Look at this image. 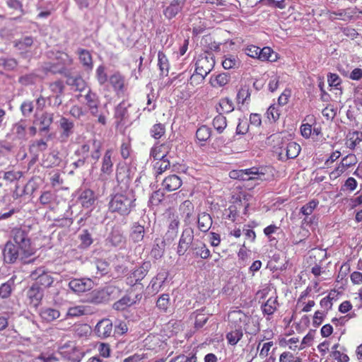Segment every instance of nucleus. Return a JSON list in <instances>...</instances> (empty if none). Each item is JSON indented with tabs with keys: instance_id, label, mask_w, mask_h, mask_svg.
<instances>
[{
	"instance_id": "nucleus-59",
	"label": "nucleus",
	"mask_w": 362,
	"mask_h": 362,
	"mask_svg": "<svg viewBox=\"0 0 362 362\" xmlns=\"http://www.w3.org/2000/svg\"><path fill=\"white\" fill-rule=\"evenodd\" d=\"M93 299L92 301L95 303H100L105 298V292L102 291H93L92 292Z\"/></svg>"
},
{
	"instance_id": "nucleus-41",
	"label": "nucleus",
	"mask_w": 362,
	"mask_h": 362,
	"mask_svg": "<svg viewBox=\"0 0 362 362\" xmlns=\"http://www.w3.org/2000/svg\"><path fill=\"white\" fill-rule=\"evenodd\" d=\"M228 81L229 77L225 73L218 74L214 78H211V84L214 87H222L227 84Z\"/></svg>"
},
{
	"instance_id": "nucleus-5",
	"label": "nucleus",
	"mask_w": 362,
	"mask_h": 362,
	"mask_svg": "<svg viewBox=\"0 0 362 362\" xmlns=\"http://www.w3.org/2000/svg\"><path fill=\"white\" fill-rule=\"evenodd\" d=\"M53 122V114L47 112H36L33 126L29 129L30 135L34 136L38 128L40 132L48 131L49 126Z\"/></svg>"
},
{
	"instance_id": "nucleus-19",
	"label": "nucleus",
	"mask_w": 362,
	"mask_h": 362,
	"mask_svg": "<svg viewBox=\"0 0 362 362\" xmlns=\"http://www.w3.org/2000/svg\"><path fill=\"white\" fill-rule=\"evenodd\" d=\"M182 6V1L173 0L170 4L163 11V14L167 18L171 19L181 11Z\"/></svg>"
},
{
	"instance_id": "nucleus-12",
	"label": "nucleus",
	"mask_w": 362,
	"mask_h": 362,
	"mask_svg": "<svg viewBox=\"0 0 362 362\" xmlns=\"http://www.w3.org/2000/svg\"><path fill=\"white\" fill-rule=\"evenodd\" d=\"M59 127L61 129V141H66L69 136L74 134V123L71 120L62 117L59 121Z\"/></svg>"
},
{
	"instance_id": "nucleus-32",
	"label": "nucleus",
	"mask_w": 362,
	"mask_h": 362,
	"mask_svg": "<svg viewBox=\"0 0 362 362\" xmlns=\"http://www.w3.org/2000/svg\"><path fill=\"white\" fill-rule=\"evenodd\" d=\"M277 307L276 298H269L267 302L262 306V312L265 315H272Z\"/></svg>"
},
{
	"instance_id": "nucleus-22",
	"label": "nucleus",
	"mask_w": 362,
	"mask_h": 362,
	"mask_svg": "<svg viewBox=\"0 0 362 362\" xmlns=\"http://www.w3.org/2000/svg\"><path fill=\"white\" fill-rule=\"evenodd\" d=\"M28 296L34 306H37L43 296L42 291L38 285L34 284L28 291Z\"/></svg>"
},
{
	"instance_id": "nucleus-58",
	"label": "nucleus",
	"mask_w": 362,
	"mask_h": 362,
	"mask_svg": "<svg viewBox=\"0 0 362 362\" xmlns=\"http://www.w3.org/2000/svg\"><path fill=\"white\" fill-rule=\"evenodd\" d=\"M347 170L344 165H342V163H340L339 165L330 173V178L331 179H336L339 177L340 175H341L346 170Z\"/></svg>"
},
{
	"instance_id": "nucleus-7",
	"label": "nucleus",
	"mask_w": 362,
	"mask_h": 362,
	"mask_svg": "<svg viewBox=\"0 0 362 362\" xmlns=\"http://www.w3.org/2000/svg\"><path fill=\"white\" fill-rule=\"evenodd\" d=\"M94 284L90 279H74L69 283V288L74 293H83L93 288Z\"/></svg>"
},
{
	"instance_id": "nucleus-24",
	"label": "nucleus",
	"mask_w": 362,
	"mask_h": 362,
	"mask_svg": "<svg viewBox=\"0 0 362 362\" xmlns=\"http://www.w3.org/2000/svg\"><path fill=\"white\" fill-rule=\"evenodd\" d=\"M40 316L45 321L52 322L59 317L60 313L57 309L45 308L41 310Z\"/></svg>"
},
{
	"instance_id": "nucleus-39",
	"label": "nucleus",
	"mask_w": 362,
	"mask_h": 362,
	"mask_svg": "<svg viewBox=\"0 0 362 362\" xmlns=\"http://www.w3.org/2000/svg\"><path fill=\"white\" fill-rule=\"evenodd\" d=\"M150 133L151 136L156 139L161 138L165 133V125L161 123L154 124L151 127Z\"/></svg>"
},
{
	"instance_id": "nucleus-6",
	"label": "nucleus",
	"mask_w": 362,
	"mask_h": 362,
	"mask_svg": "<svg viewBox=\"0 0 362 362\" xmlns=\"http://www.w3.org/2000/svg\"><path fill=\"white\" fill-rule=\"evenodd\" d=\"M214 66V60L212 57L200 56L196 62L195 72L201 76H206Z\"/></svg>"
},
{
	"instance_id": "nucleus-55",
	"label": "nucleus",
	"mask_w": 362,
	"mask_h": 362,
	"mask_svg": "<svg viewBox=\"0 0 362 362\" xmlns=\"http://www.w3.org/2000/svg\"><path fill=\"white\" fill-rule=\"evenodd\" d=\"M259 47L255 45H248L245 48V54L252 57L258 59Z\"/></svg>"
},
{
	"instance_id": "nucleus-20",
	"label": "nucleus",
	"mask_w": 362,
	"mask_h": 362,
	"mask_svg": "<svg viewBox=\"0 0 362 362\" xmlns=\"http://www.w3.org/2000/svg\"><path fill=\"white\" fill-rule=\"evenodd\" d=\"M96 197L93 191L90 189L83 190L79 197V201L81 205L85 208H90L95 202Z\"/></svg>"
},
{
	"instance_id": "nucleus-42",
	"label": "nucleus",
	"mask_w": 362,
	"mask_h": 362,
	"mask_svg": "<svg viewBox=\"0 0 362 362\" xmlns=\"http://www.w3.org/2000/svg\"><path fill=\"white\" fill-rule=\"evenodd\" d=\"M165 240H166L165 238L164 240L160 241V243H157L156 244L154 245L151 252V255L154 258L159 259L163 255Z\"/></svg>"
},
{
	"instance_id": "nucleus-13",
	"label": "nucleus",
	"mask_w": 362,
	"mask_h": 362,
	"mask_svg": "<svg viewBox=\"0 0 362 362\" xmlns=\"http://www.w3.org/2000/svg\"><path fill=\"white\" fill-rule=\"evenodd\" d=\"M95 332L101 339L110 337L112 332V321L109 319L101 320L97 323L95 327Z\"/></svg>"
},
{
	"instance_id": "nucleus-54",
	"label": "nucleus",
	"mask_w": 362,
	"mask_h": 362,
	"mask_svg": "<svg viewBox=\"0 0 362 362\" xmlns=\"http://www.w3.org/2000/svg\"><path fill=\"white\" fill-rule=\"evenodd\" d=\"M169 295L163 294L157 300V306L163 310H166L169 305Z\"/></svg>"
},
{
	"instance_id": "nucleus-48",
	"label": "nucleus",
	"mask_w": 362,
	"mask_h": 362,
	"mask_svg": "<svg viewBox=\"0 0 362 362\" xmlns=\"http://www.w3.org/2000/svg\"><path fill=\"white\" fill-rule=\"evenodd\" d=\"M86 314V309L84 306L77 305L69 308L67 311V316L69 317H79Z\"/></svg>"
},
{
	"instance_id": "nucleus-25",
	"label": "nucleus",
	"mask_w": 362,
	"mask_h": 362,
	"mask_svg": "<svg viewBox=\"0 0 362 362\" xmlns=\"http://www.w3.org/2000/svg\"><path fill=\"white\" fill-rule=\"evenodd\" d=\"M361 141H362V132L355 131L348 134L346 144L349 148L354 149Z\"/></svg>"
},
{
	"instance_id": "nucleus-46",
	"label": "nucleus",
	"mask_w": 362,
	"mask_h": 362,
	"mask_svg": "<svg viewBox=\"0 0 362 362\" xmlns=\"http://www.w3.org/2000/svg\"><path fill=\"white\" fill-rule=\"evenodd\" d=\"M127 110L124 103H120L115 108V117L122 122L126 118Z\"/></svg>"
},
{
	"instance_id": "nucleus-28",
	"label": "nucleus",
	"mask_w": 362,
	"mask_h": 362,
	"mask_svg": "<svg viewBox=\"0 0 362 362\" xmlns=\"http://www.w3.org/2000/svg\"><path fill=\"white\" fill-rule=\"evenodd\" d=\"M135 303L136 300L132 298L129 295H127L115 302L113 305V308L117 310H123L127 307H129Z\"/></svg>"
},
{
	"instance_id": "nucleus-49",
	"label": "nucleus",
	"mask_w": 362,
	"mask_h": 362,
	"mask_svg": "<svg viewBox=\"0 0 362 362\" xmlns=\"http://www.w3.org/2000/svg\"><path fill=\"white\" fill-rule=\"evenodd\" d=\"M79 239L81 242V245L83 248L89 247L93 243L91 235L88 230H83L82 233L79 235Z\"/></svg>"
},
{
	"instance_id": "nucleus-60",
	"label": "nucleus",
	"mask_w": 362,
	"mask_h": 362,
	"mask_svg": "<svg viewBox=\"0 0 362 362\" xmlns=\"http://www.w3.org/2000/svg\"><path fill=\"white\" fill-rule=\"evenodd\" d=\"M208 320V317L206 316L205 314H203L202 313H197L195 316V327H202L204 326V325L206 322Z\"/></svg>"
},
{
	"instance_id": "nucleus-8",
	"label": "nucleus",
	"mask_w": 362,
	"mask_h": 362,
	"mask_svg": "<svg viewBox=\"0 0 362 362\" xmlns=\"http://www.w3.org/2000/svg\"><path fill=\"white\" fill-rule=\"evenodd\" d=\"M59 354L69 360H81V353L76 349L73 342L65 343L61 346L58 350Z\"/></svg>"
},
{
	"instance_id": "nucleus-1",
	"label": "nucleus",
	"mask_w": 362,
	"mask_h": 362,
	"mask_svg": "<svg viewBox=\"0 0 362 362\" xmlns=\"http://www.w3.org/2000/svg\"><path fill=\"white\" fill-rule=\"evenodd\" d=\"M135 200L134 195L131 190L117 193L112 197L109 203V208L112 211L126 215L131 211Z\"/></svg>"
},
{
	"instance_id": "nucleus-4",
	"label": "nucleus",
	"mask_w": 362,
	"mask_h": 362,
	"mask_svg": "<svg viewBox=\"0 0 362 362\" xmlns=\"http://www.w3.org/2000/svg\"><path fill=\"white\" fill-rule=\"evenodd\" d=\"M57 62L49 63L45 66V70L52 74H61L66 75L69 71L68 66L72 64V58L64 52H59L56 57Z\"/></svg>"
},
{
	"instance_id": "nucleus-63",
	"label": "nucleus",
	"mask_w": 362,
	"mask_h": 362,
	"mask_svg": "<svg viewBox=\"0 0 362 362\" xmlns=\"http://www.w3.org/2000/svg\"><path fill=\"white\" fill-rule=\"evenodd\" d=\"M69 113L76 119H80L84 115V112L83 111L82 107L78 105L72 106L70 109Z\"/></svg>"
},
{
	"instance_id": "nucleus-26",
	"label": "nucleus",
	"mask_w": 362,
	"mask_h": 362,
	"mask_svg": "<svg viewBox=\"0 0 362 362\" xmlns=\"http://www.w3.org/2000/svg\"><path fill=\"white\" fill-rule=\"evenodd\" d=\"M277 59V54L270 47H265L259 50L258 59L261 61L275 62Z\"/></svg>"
},
{
	"instance_id": "nucleus-11",
	"label": "nucleus",
	"mask_w": 362,
	"mask_h": 362,
	"mask_svg": "<svg viewBox=\"0 0 362 362\" xmlns=\"http://www.w3.org/2000/svg\"><path fill=\"white\" fill-rule=\"evenodd\" d=\"M300 146L296 142H290L285 147L281 148L279 153L280 159L282 160L296 158L300 152Z\"/></svg>"
},
{
	"instance_id": "nucleus-29",
	"label": "nucleus",
	"mask_w": 362,
	"mask_h": 362,
	"mask_svg": "<svg viewBox=\"0 0 362 362\" xmlns=\"http://www.w3.org/2000/svg\"><path fill=\"white\" fill-rule=\"evenodd\" d=\"M234 110V105L231 100L228 98H222L219 102V107L217 111L219 114L230 113Z\"/></svg>"
},
{
	"instance_id": "nucleus-17",
	"label": "nucleus",
	"mask_w": 362,
	"mask_h": 362,
	"mask_svg": "<svg viewBox=\"0 0 362 362\" xmlns=\"http://www.w3.org/2000/svg\"><path fill=\"white\" fill-rule=\"evenodd\" d=\"M182 184V180L176 175L168 176L162 182L163 188L168 192H172L179 189Z\"/></svg>"
},
{
	"instance_id": "nucleus-3",
	"label": "nucleus",
	"mask_w": 362,
	"mask_h": 362,
	"mask_svg": "<svg viewBox=\"0 0 362 362\" xmlns=\"http://www.w3.org/2000/svg\"><path fill=\"white\" fill-rule=\"evenodd\" d=\"M229 176L232 179H238L240 180H266L265 173L263 168H251L245 170H235L229 173Z\"/></svg>"
},
{
	"instance_id": "nucleus-40",
	"label": "nucleus",
	"mask_w": 362,
	"mask_h": 362,
	"mask_svg": "<svg viewBox=\"0 0 362 362\" xmlns=\"http://www.w3.org/2000/svg\"><path fill=\"white\" fill-rule=\"evenodd\" d=\"M319 204V201L313 199L300 208V212L306 217L312 214Z\"/></svg>"
},
{
	"instance_id": "nucleus-38",
	"label": "nucleus",
	"mask_w": 362,
	"mask_h": 362,
	"mask_svg": "<svg viewBox=\"0 0 362 362\" xmlns=\"http://www.w3.org/2000/svg\"><path fill=\"white\" fill-rule=\"evenodd\" d=\"M170 167V161L167 158L159 159L153 165L155 173L157 175L162 174Z\"/></svg>"
},
{
	"instance_id": "nucleus-9",
	"label": "nucleus",
	"mask_w": 362,
	"mask_h": 362,
	"mask_svg": "<svg viewBox=\"0 0 362 362\" xmlns=\"http://www.w3.org/2000/svg\"><path fill=\"white\" fill-rule=\"evenodd\" d=\"M194 240V232L191 228L185 229L179 240L177 253L178 255H184Z\"/></svg>"
},
{
	"instance_id": "nucleus-18",
	"label": "nucleus",
	"mask_w": 362,
	"mask_h": 362,
	"mask_svg": "<svg viewBox=\"0 0 362 362\" xmlns=\"http://www.w3.org/2000/svg\"><path fill=\"white\" fill-rule=\"evenodd\" d=\"M109 82L117 95L123 93L124 88V78L119 73H115L110 76Z\"/></svg>"
},
{
	"instance_id": "nucleus-37",
	"label": "nucleus",
	"mask_w": 362,
	"mask_h": 362,
	"mask_svg": "<svg viewBox=\"0 0 362 362\" xmlns=\"http://www.w3.org/2000/svg\"><path fill=\"white\" fill-rule=\"evenodd\" d=\"M144 265H145V264ZM146 272L147 270L146 269L144 268V266H142L141 267L135 269L131 274L130 277L127 279L128 280H129V284H134L133 279H134L135 282L141 281L146 276Z\"/></svg>"
},
{
	"instance_id": "nucleus-35",
	"label": "nucleus",
	"mask_w": 362,
	"mask_h": 362,
	"mask_svg": "<svg viewBox=\"0 0 362 362\" xmlns=\"http://www.w3.org/2000/svg\"><path fill=\"white\" fill-rule=\"evenodd\" d=\"M13 285V277H11L7 282L2 284L0 286V297L2 298H8L11 295Z\"/></svg>"
},
{
	"instance_id": "nucleus-51",
	"label": "nucleus",
	"mask_w": 362,
	"mask_h": 362,
	"mask_svg": "<svg viewBox=\"0 0 362 362\" xmlns=\"http://www.w3.org/2000/svg\"><path fill=\"white\" fill-rule=\"evenodd\" d=\"M85 98L88 107H95V105L98 104V96L95 93H92L90 90L86 94Z\"/></svg>"
},
{
	"instance_id": "nucleus-30",
	"label": "nucleus",
	"mask_w": 362,
	"mask_h": 362,
	"mask_svg": "<svg viewBox=\"0 0 362 362\" xmlns=\"http://www.w3.org/2000/svg\"><path fill=\"white\" fill-rule=\"evenodd\" d=\"M192 250L195 251V255L202 259H207L210 256V251L205 244L202 243H195L192 246Z\"/></svg>"
},
{
	"instance_id": "nucleus-44",
	"label": "nucleus",
	"mask_w": 362,
	"mask_h": 362,
	"mask_svg": "<svg viewBox=\"0 0 362 362\" xmlns=\"http://www.w3.org/2000/svg\"><path fill=\"white\" fill-rule=\"evenodd\" d=\"M79 59L81 62L88 67H92L93 62L91 55L89 52L85 49H81L78 52Z\"/></svg>"
},
{
	"instance_id": "nucleus-23",
	"label": "nucleus",
	"mask_w": 362,
	"mask_h": 362,
	"mask_svg": "<svg viewBox=\"0 0 362 362\" xmlns=\"http://www.w3.org/2000/svg\"><path fill=\"white\" fill-rule=\"evenodd\" d=\"M198 228L202 232H207L211 227L212 219L206 213H202L198 216Z\"/></svg>"
},
{
	"instance_id": "nucleus-27",
	"label": "nucleus",
	"mask_w": 362,
	"mask_h": 362,
	"mask_svg": "<svg viewBox=\"0 0 362 362\" xmlns=\"http://www.w3.org/2000/svg\"><path fill=\"white\" fill-rule=\"evenodd\" d=\"M144 233L145 230L143 226L134 224L132 228L130 238L134 243H139L144 239Z\"/></svg>"
},
{
	"instance_id": "nucleus-16",
	"label": "nucleus",
	"mask_w": 362,
	"mask_h": 362,
	"mask_svg": "<svg viewBox=\"0 0 362 362\" xmlns=\"http://www.w3.org/2000/svg\"><path fill=\"white\" fill-rule=\"evenodd\" d=\"M180 221L177 216L174 214L169 218L168 229L165 238L167 241L173 240L177 235Z\"/></svg>"
},
{
	"instance_id": "nucleus-21",
	"label": "nucleus",
	"mask_w": 362,
	"mask_h": 362,
	"mask_svg": "<svg viewBox=\"0 0 362 362\" xmlns=\"http://www.w3.org/2000/svg\"><path fill=\"white\" fill-rule=\"evenodd\" d=\"M30 277L32 279L37 281L35 283L37 285L40 284L45 286H49L52 283L51 278L47 274H45L44 270L42 269L33 272L30 274Z\"/></svg>"
},
{
	"instance_id": "nucleus-36",
	"label": "nucleus",
	"mask_w": 362,
	"mask_h": 362,
	"mask_svg": "<svg viewBox=\"0 0 362 362\" xmlns=\"http://www.w3.org/2000/svg\"><path fill=\"white\" fill-rule=\"evenodd\" d=\"M240 62L238 57L235 55L228 54L225 56L224 60L222 62L223 67L225 69H230L238 67Z\"/></svg>"
},
{
	"instance_id": "nucleus-33",
	"label": "nucleus",
	"mask_w": 362,
	"mask_h": 362,
	"mask_svg": "<svg viewBox=\"0 0 362 362\" xmlns=\"http://www.w3.org/2000/svg\"><path fill=\"white\" fill-rule=\"evenodd\" d=\"M211 134V129L206 125H202L197 130L196 137L198 141L204 142L210 138Z\"/></svg>"
},
{
	"instance_id": "nucleus-10",
	"label": "nucleus",
	"mask_w": 362,
	"mask_h": 362,
	"mask_svg": "<svg viewBox=\"0 0 362 362\" xmlns=\"http://www.w3.org/2000/svg\"><path fill=\"white\" fill-rule=\"evenodd\" d=\"M112 150L107 149L102 159V166H101V173L100 175V177L101 180H107V177L112 172L113 163L112 160Z\"/></svg>"
},
{
	"instance_id": "nucleus-34",
	"label": "nucleus",
	"mask_w": 362,
	"mask_h": 362,
	"mask_svg": "<svg viewBox=\"0 0 362 362\" xmlns=\"http://www.w3.org/2000/svg\"><path fill=\"white\" fill-rule=\"evenodd\" d=\"M243 336V333L241 329H235L230 331L226 334V339L230 345H235L241 339Z\"/></svg>"
},
{
	"instance_id": "nucleus-57",
	"label": "nucleus",
	"mask_w": 362,
	"mask_h": 362,
	"mask_svg": "<svg viewBox=\"0 0 362 362\" xmlns=\"http://www.w3.org/2000/svg\"><path fill=\"white\" fill-rule=\"evenodd\" d=\"M50 90L54 93L58 95L63 92L64 86L63 83L60 81H54V83H52L49 86Z\"/></svg>"
},
{
	"instance_id": "nucleus-47",
	"label": "nucleus",
	"mask_w": 362,
	"mask_h": 362,
	"mask_svg": "<svg viewBox=\"0 0 362 362\" xmlns=\"http://www.w3.org/2000/svg\"><path fill=\"white\" fill-rule=\"evenodd\" d=\"M266 114L269 121L276 122L279 118L280 111L278 106L272 105L268 108Z\"/></svg>"
},
{
	"instance_id": "nucleus-53",
	"label": "nucleus",
	"mask_w": 362,
	"mask_h": 362,
	"mask_svg": "<svg viewBox=\"0 0 362 362\" xmlns=\"http://www.w3.org/2000/svg\"><path fill=\"white\" fill-rule=\"evenodd\" d=\"M170 362H197V356L195 354H193L191 356L180 354L172 358Z\"/></svg>"
},
{
	"instance_id": "nucleus-50",
	"label": "nucleus",
	"mask_w": 362,
	"mask_h": 362,
	"mask_svg": "<svg viewBox=\"0 0 362 362\" xmlns=\"http://www.w3.org/2000/svg\"><path fill=\"white\" fill-rule=\"evenodd\" d=\"M358 162L357 158L354 154H349L342 158L341 163L342 165L345 166L347 169L350 167L355 165Z\"/></svg>"
},
{
	"instance_id": "nucleus-64",
	"label": "nucleus",
	"mask_w": 362,
	"mask_h": 362,
	"mask_svg": "<svg viewBox=\"0 0 362 362\" xmlns=\"http://www.w3.org/2000/svg\"><path fill=\"white\" fill-rule=\"evenodd\" d=\"M294 355L290 351H284L279 356V362H292Z\"/></svg>"
},
{
	"instance_id": "nucleus-61",
	"label": "nucleus",
	"mask_w": 362,
	"mask_h": 362,
	"mask_svg": "<svg viewBox=\"0 0 362 362\" xmlns=\"http://www.w3.org/2000/svg\"><path fill=\"white\" fill-rule=\"evenodd\" d=\"M332 356L337 362H348L349 361V357L346 354L339 351H332Z\"/></svg>"
},
{
	"instance_id": "nucleus-56",
	"label": "nucleus",
	"mask_w": 362,
	"mask_h": 362,
	"mask_svg": "<svg viewBox=\"0 0 362 362\" xmlns=\"http://www.w3.org/2000/svg\"><path fill=\"white\" fill-rule=\"evenodd\" d=\"M164 194L160 191H155L150 197V202L153 205H158L163 199Z\"/></svg>"
},
{
	"instance_id": "nucleus-14",
	"label": "nucleus",
	"mask_w": 362,
	"mask_h": 362,
	"mask_svg": "<svg viewBox=\"0 0 362 362\" xmlns=\"http://www.w3.org/2000/svg\"><path fill=\"white\" fill-rule=\"evenodd\" d=\"M170 149V142H166L162 144H157L151 148L150 156L155 160L164 159L166 158Z\"/></svg>"
},
{
	"instance_id": "nucleus-43",
	"label": "nucleus",
	"mask_w": 362,
	"mask_h": 362,
	"mask_svg": "<svg viewBox=\"0 0 362 362\" xmlns=\"http://www.w3.org/2000/svg\"><path fill=\"white\" fill-rule=\"evenodd\" d=\"M91 144L93 151L91 152L90 156L93 160L98 161L100 156L102 143L100 141L93 139H92Z\"/></svg>"
},
{
	"instance_id": "nucleus-15",
	"label": "nucleus",
	"mask_w": 362,
	"mask_h": 362,
	"mask_svg": "<svg viewBox=\"0 0 362 362\" xmlns=\"http://www.w3.org/2000/svg\"><path fill=\"white\" fill-rule=\"evenodd\" d=\"M65 77L66 78V83L71 86L74 90L81 92L85 89L86 85L84 80L78 75H71L70 69L66 73Z\"/></svg>"
},
{
	"instance_id": "nucleus-52",
	"label": "nucleus",
	"mask_w": 362,
	"mask_h": 362,
	"mask_svg": "<svg viewBox=\"0 0 362 362\" xmlns=\"http://www.w3.org/2000/svg\"><path fill=\"white\" fill-rule=\"evenodd\" d=\"M95 75L96 78L100 85H103L107 81V76L105 71V67L103 66H100L97 68Z\"/></svg>"
},
{
	"instance_id": "nucleus-62",
	"label": "nucleus",
	"mask_w": 362,
	"mask_h": 362,
	"mask_svg": "<svg viewBox=\"0 0 362 362\" xmlns=\"http://www.w3.org/2000/svg\"><path fill=\"white\" fill-rule=\"evenodd\" d=\"M357 181L354 177H349L344 185V187L346 190L351 192L354 191L357 187Z\"/></svg>"
},
{
	"instance_id": "nucleus-45",
	"label": "nucleus",
	"mask_w": 362,
	"mask_h": 362,
	"mask_svg": "<svg viewBox=\"0 0 362 362\" xmlns=\"http://www.w3.org/2000/svg\"><path fill=\"white\" fill-rule=\"evenodd\" d=\"M158 66L162 73H168L169 69V64L168 60L165 55V54L162 52H159L158 54Z\"/></svg>"
},
{
	"instance_id": "nucleus-2",
	"label": "nucleus",
	"mask_w": 362,
	"mask_h": 362,
	"mask_svg": "<svg viewBox=\"0 0 362 362\" xmlns=\"http://www.w3.org/2000/svg\"><path fill=\"white\" fill-rule=\"evenodd\" d=\"M12 240L7 242L3 250L4 260L6 263L12 264L18 257L19 250L23 248V230H12Z\"/></svg>"
},
{
	"instance_id": "nucleus-31",
	"label": "nucleus",
	"mask_w": 362,
	"mask_h": 362,
	"mask_svg": "<svg viewBox=\"0 0 362 362\" xmlns=\"http://www.w3.org/2000/svg\"><path fill=\"white\" fill-rule=\"evenodd\" d=\"M213 126L218 134L223 133L227 127L226 118L222 114H219L214 118Z\"/></svg>"
}]
</instances>
